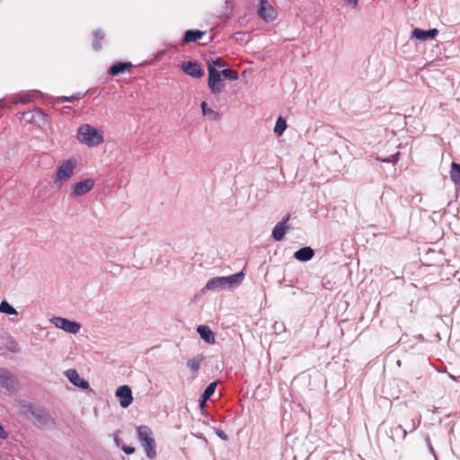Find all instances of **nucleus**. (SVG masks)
<instances>
[{"label": "nucleus", "mask_w": 460, "mask_h": 460, "mask_svg": "<svg viewBox=\"0 0 460 460\" xmlns=\"http://www.w3.org/2000/svg\"><path fill=\"white\" fill-rule=\"evenodd\" d=\"M78 140L90 147L97 146L103 143L102 133L89 124H84L77 130Z\"/></svg>", "instance_id": "nucleus-1"}, {"label": "nucleus", "mask_w": 460, "mask_h": 460, "mask_svg": "<svg viewBox=\"0 0 460 460\" xmlns=\"http://www.w3.org/2000/svg\"><path fill=\"white\" fill-rule=\"evenodd\" d=\"M137 438L147 457H149L150 459L155 458L156 443L153 437L152 429L146 425L137 427Z\"/></svg>", "instance_id": "nucleus-2"}, {"label": "nucleus", "mask_w": 460, "mask_h": 460, "mask_svg": "<svg viewBox=\"0 0 460 460\" xmlns=\"http://www.w3.org/2000/svg\"><path fill=\"white\" fill-rule=\"evenodd\" d=\"M75 168L76 160L75 158H69L64 161L56 172L54 185L58 189H61L64 183L73 176Z\"/></svg>", "instance_id": "nucleus-3"}, {"label": "nucleus", "mask_w": 460, "mask_h": 460, "mask_svg": "<svg viewBox=\"0 0 460 460\" xmlns=\"http://www.w3.org/2000/svg\"><path fill=\"white\" fill-rule=\"evenodd\" d=\"M243 278L244 274L242 271L227 277L212 278L207 282L205 288L237 287L242 284Z\"/></svg>", "instance_id": "nucleus-4"}, {"label": "nucleus", "mask_w": 460, "mask_h": 460, "mask_svg": "<svg viewBox=\"0 0 460 460\" xmlns=\"http://www.w3.org/2000/svg\"><path fill=\"white\" fill-rule=\"evenodd\" d=\"M208 86L210 89L213 94H219L222 93L225 84L223 79L221 78V73L214 67L213 64L208 63Z\"/></svg>", "instance_id": "nucleus-5"}, {"label": "nucleus", "mask_w": 460, "mask_h": 460, "mask_svg": "<svg viewBox=\"0 0 460 460\" xmlns=\"http://www.w3.org/2000/svg\"><path fill=\"white\" fill-rule=\"evenodd\" d=\"M52 323L56 327L73 334L77 333L81 328V325L78 323L62 317H54L52 319Z\"/></svg>", "instance_id": "nucleus-6"}, {"label": "nucleus", "mask_w": 460, "mask_h": 460, "mask_svg": "<svg viewBox=\"0 0 460 460\" xmlns=\"http://www.w3.org/2000/svg\"><path fill=\"white\" fill-rule=\"evenodd\" d=\"M94 187V181L93 179H85L82 181L76 182L73 185L72 195L75 197H81Z\"/></svg>", "instance_id": "nucleus-7"}, {"label": "nucleus", "mask_w": 460, "mask_h": 460, "mask_svg": "<svg viewBox=\"0 0 460 460\" xmlns=\"http://www.w3.org/2000/svg\"><path fill=\"white\" fill-rule=\"evenodd\" d=\"M181 69L185 74L194 78H200L204 75V70L195 61L183 62L181 64Z\"/></svg>", "instance_id": "nucleus-8"}, {"label": "nucleus", "mask_w": 460, "mask_h": 460, "mask_svg": "<svg viewBox=\"0 0 460 460\" xmlns=\"http://www.w3.org/2000/svg\"><path fill=\"white\" fill-rule=\"evenodd\" d=\"M258 13L266 22L273 21L276 17L274 8L266 0H261Z\"/></svg>", "instance_id": "nucleus-9"}, {"label": "nucleus", "mask_w": 460, "mask_h": 460, "mask_svg": "<svg viewBox=\"0 0 460 460\" xmlns=\"http://www.w3.org/2000/svg\"><path fill=\"white\" fill-rule=\"evenodd\" d=\"M116 396L119 398V404L123 408H127L132 403V393L128 385L119 386L116 391Z\"/></svg>", "instance_id": "nucleus-10"}, {"label": "nucleus", "mask_w": 460, "mask_h": 460, "mask_svg": "<svg viewBox=\"0 0 460 460\" xmlns=\"http://www.w3.org/2000/svg\"><path fill=\"white\" fill-rule=\"evenodd\" d=\"M438 34V31L437 29H430L429 31H424L420 28H414L411 31V39H416L420 41H426L429 39H434Z\"/></svg>", "instance_id": "nucleus-11"}, {"label": "nucleus", "mask_w": 460, "mask_h": 460, "mask_svg": "<svg viewBox=\"0 0 460 460\" xmlns=\"http://www.w3.org/2000/svg\"><path fill=\"white\" fill-rule=\"evenodd\" d=\"M288 221V217H287V218L279 223H278L273 230H272V237L276 240V241H281L284 236H285V234L288 228V226H287V222Z\"/></svg>", "instance_id": "nucleus-12"}, {"label": "nucleus", "mask_w": 460, "mask_h": 460, "mask_svg": "<svg viewBox=\"0 0 460 460\" xmlns=\"http://www.w3.org/2000/svg\"><path fill=\"white\" fill-rule=\"evenodd\" d=\"M66 376L68 377L70 382L73 383L76 386H79L84 389H86L89 387V383L84 379H81L78 373L75 369L67 370Z\"/></svg>", "instance_id": "nucleus-13"}, {"label": "nucleus", "mask_w": 460, "mask_h": 460, "mask_svg": "<svg viewBox=\"0 0 460 460\" xmlns=\"http://www.w3.org/2000/svg\"><path fill=\"white\" fill-rule=\"evenodd\" d=\"M314 250L311 247L306 246L297 250L295 252L294 257L299 261H308L314 257Z\"/></svg>", "instance_id": "nucleus-14"}, {"label": "nucleus", "mask_w": 460, "mask_h": 460, "mask_svg": "<svg viewBox=\"0 0 460 460\" xmlns=\"http://www.w3.org/2000/svg\"><path fill=\"white\" fill-rule=\"evenodd\" d=\"M0 385L8 391H12L14 388L15 381L13 376L4 369L2 376L0 377Z\"/></svg>", "instance_id": "nucleus-15"}, {"label": "nucleus", "mask_w": 460, "mask_h": 460, "mask_svg": "<svg viewBox=\"0 0 460 460\" xmlns=\"http://www.w3.org/2000/svg\"><path fill=\"white\" fill-rule=\"evenodd\" d=\"M197 332L206 342L209 344L215 343V336L208 326L199 325L197 329Z\"/></svg>", "instance_id": "nucleus-16"}, {"label": "nucleus", "mask_w": 460, "mask_h": 460, "mask_svg": "<svg viewBox=\"0 0 460 460\" xmlns=\"http://www.w3.org/2000/svg\"><path fill=\"white\" fill-rule=\"evenodd\" d=\"M200 108L202 110L203 115L206 116L208 119L217 121L221 119L220 113L209 108L206 102H201Z\"/></svg>", "instance_id": "nucleus-17"}, {"label": "nucleus", "mask_w": 460, "mask_h": 460, "mask_svg": "<svg viewBox=\"0 0 460 460\" xmlns=\"http://www.w3.org/2000/svg\"><path fill=\"white\" fill-rule=\"evenodd\" d=\"M205 34L204 31L189 30L185 31L183 41L185 43L194 42L201 39Z\"/></svg>", "instance_id": "nucleus-18"}, {"label": "nucleus", "mask_w": 460, "mask_h": 460, "mask_svg": "<svg viewBox=\"0 0 460 460\" xmlns=\"http://www.w3.org/2000/svg\"><path fill=\"white\" fill-rule=\"evenodd\" d=\"M132 64L130 62H119L111 66L109 69V73L111 75H118L126 71L127 68L130 67Z\"/></svg>", "instance_id": "nucleus-19"}, {"label": "nucleus", "mask_w": 460, "mask_h": 460, "mask_svg": "<svg viewBox=\"0 0 460 460\" xmlns=\"http://www.w3.org/2000/svg\"><path fill=\"white\" fill-rule=\"evenodd\" d=\"M450 177H451V180L456 184H460V164H459L452 163Z\"/></svg>", "instance_id": "nucleus-20"}, {"label": "nucleus", "mask_w": 460, "mask_h": 460, "mask_svg": "<svg viewBox=\"0 0 460 460\" xmlns=\"http://www.w3.org/2000/svg\"><path fill=\"white\" fill-rule=\"evenodd\" d=\"M202 361L203 357H196L191 359H189L187 362V366L191 371L197 372L199 369Z\"/></svg>", "instance_id": "nucleus-21"}, {"label": "nucleus", "mask_w": 460, "mask_h": 460, "mask_svg": "<svg viewBox=\"0 0 460 460\" xmlns=\"http://www.w3.org/2000/svg\"><path fill=\"white\" fill-rule=\"evenodd\" d=\"M286 128H287L286 120L282 117L278 118L276 124H275L274 132L277 135L281 136L284 133V131L286 130Z\"/></svg>", "instance_id": "nucleus-22"}, {"label": "nucleus", "mask_w": 460, "mask_h": 460, "mask_svg": "<svg viewBox=\"0 0 460 460\" xmlns=\"http://www.w3.org/2000/svg\"><path fill=\"white\" fill-rule=\"evenodd\" d=\"M216 387H217V383L216 382H213V383H210L207 388L205 389L203 394H202V402L203 403L208 400L215 393V390H216Z\"/></svg>", "instance_id": "nucleus-23"}, {"label": "nucleus", "mask_w": 460, "mask_h": 460, "mask_svg": "<svg viewBox=\"0 0 460 460\" xmlns=\"http://www.w3.org/2000/svg\"><path fill=\"white\" fill-rule=\"evenodd\" d=\"M0 312L11 315L17 314V311L4 300L0 304Z\"/></svg>", "instance_id": "nucleus-24"}, {"label": "nucleus", "mask_w": 460, "mask_h": 460, "mask_svg": "<svg viewBox=\"0 0 460 460\" xmlns=\"http://www.w3.org/2000/svg\"><path fill=\"white\" fill-rule=\"evenodd\" d=\"M220 73L225 78H227L229 80L234 81L238 79V74L234 70L226 68L223 69Z\"/></svg>", "instance_id": "nucleus-25"}, {"label": "nucleus", "mask_w": 460, "mask_h": 460, "mask_svg": "<svg viewBox=\"0 0 460 460\" xmlns=\"http://www.w3.org/2000/svg\"><path fill=\"white\" fill-rule=\"evenodd\" d=\"M399 155H400V153L397 152V153L392 155L389 157H386V158H377V160H379V161H381L383 163H390V164H395L398 162V160H399Z\"/></svg>", "instance_id": "nucleus-26"}, {"label": "nucleus", "mask_w": 460, "mask_h": 460, "mask_svg": "<svg viewBox=\"0 0 460 460\" xmlns=\"http://www.w3.org/2000/svg\"><path fill=\"white\" fill-rule=\"evenodd\" d=\"M392 431L395 432L396 434H398L402 438H404L406 434H407L406 429H403L402 425H398V426L393 428Z\"/></svg>", "instance_id": "nucleus-27"}, {"label": "nucleus", "mask_w": 460, "mask_h": 460, "mask_svg": "<svg viewBox=\"0 0 460 460\" xmlns=\"http://www.w3.org/2000/svg\"><path fill=\"white\" fill-rule=\"evenodd\" d=\"M208 63L213 64L214 67L216 68H221L226 66V62L220 58H217L215 60L208 61Z\"/></svg>", "instance_id": "nucleus-28"}, {"label": "nucleus", "mask_w": 460, "mask_h": 460, "mask_svg": "<svg viewBox=\"0 0 460 460\" xmlns=\"http://www.w3.org/2000/svg\"><path fill=\"white\" fill-rule=\"evenodd\" d=\"M33 415L38 418L39 420L40 419H43V420H47L48 416L45 415L41 411H33Z\"/></svg>", "instance_id": "nucleus-29"}, {"label": "nucleus", "mask_w": 460, "mask_h": 460, "mask_svg": "<svg viewBox=\"0 0 460 460\" xmlns=\"http://www.w3.org/2000/svg\"><path fill=\"white\" fill-rule=\"evenodd\" d=\"M122 450L128 454V455H130V454H133L135 452V447H129V446H123L122 447Z\"/></svg>", "instance_id": "nucleus-30"}, {"label": "nucleus", "mask_w": 460, "mask_h": 460, "mask_svg": "<svg viewBox=\"0 0 460 460\" xmlns=\"http://www.w3.org/2000/svg\"><path fill=\"white\" fill-rule=\"evenodd\" d=\"M94 36H95L96 40H103L104 33L101 30H97L94 31Z\"/></svg>", "instance_id": "nucleus-31"}, {"label": "nucleus", "mask_w": 460, "mask_h": 460, "mask_svg": "<svg viewBox=\"0 0 460 460\" xmlns=\"http://www.w3.org/2000/svg\"><path fill=\"white\" fill-rule=\"evenodd\" d=\"M74 99H75V97H74V96H71V97H65V96H64V97H59V98H58V102H73V101H74Z\"/></svg>", "instance_id": "nucleus-32"}, {"label": "nucleus", "mask_w": 460, "mask_h": 460, "mask_svg": "<svg viewBox=\"0 0 460 460\" xmlns=\"http://www.w3.org/2000/svg\"><path fill=\"white\" fill-rule=\"evenodd\" d=\"M8 437L7 432L4 429L3 426L0 424V438H6Z\"/></svg>", "instance_id": "nucleus-33"}, {"label": "nucleus", "mask_w": 460, "mask_h": 460, "mask_svg": "<svg viewBox=\"0 0 460 460\" xmlns=\"http://www.w3.org/2000/svg\"><path fill=\"white\" fill-rule=\"evenodd\" d=\"M93 48L95 49V50H100L101 48H102V45L101 43L99 42L98 40H96L95 41H93Z\"/></svg>", "instance_id": "nucleus-34"}, {"label": "nucleus", "mask_w": 460, "mask_h": 460, "mask_svg": "<svg viewBox=\"0 0 460 460\" xmlns=\"http://www.w3.org/2000/svg\"><path fill=\"white\" fill-rule=\"evenodd\" d=\"M348 4L351 5L352 7H356L358 4V0H344Z\"/></svg>", "instance_id": "nucleus-35"}, {"label": "nucleus", "mask_w": 460, "mask_h": 460, "mask_svg": "<svg viewBox=\"0 0 460 460\" xmlns=\"http://www.w3.org/2000/svg\"><path fill=\"white\" fill-rule=\"evenodd\" d=\"M237 40H243L245 34L243 32H238L235 34Z\"/></svg>", "instance_id": "nucleus-36"}, {"label": "nucleus", "mask_w": 460, "mask_h": 460, "mask_svg": "<svg viewBox=\"0 0 460 460\" xmlns=\"http://www.w3.org/2000/svg\"><path fill=\"white\" fill-rule=\"evenodd\" d=\"M418 424H416L414 421L412 422L411 426L409 427L410 430L412 431L417 428Z\"/></svg>", "instance_id": "nucleus-37"}, {"label": "nucleus", "mask_w": 460, "mask_h": 460, "mask_svg": "<svg viewBox=\"0 0 460 460\" xmlns=\"http://www.w3.org/2000/svg\"><path fill=\"white\" fill-rule=\"evenodd\" d=\"M4 370V368L0 367V377L2 376Z\"/></svg>", "instance_id": "nucleus-38"}]
</instances>
